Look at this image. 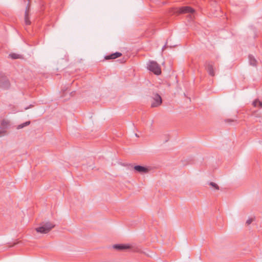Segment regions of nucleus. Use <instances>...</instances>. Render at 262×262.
Instances as JSON below:
<instances>
[{
  "mask_svg": "<svg viewBox=\"0 0 262 262\" xmlns=\"http://www.w3.org/2000/svg\"><path fill=\"white\" fill-rule=\"evenodd\" d=\"M9 125V122L6 120H3L1 123V127L4 129H6Z\"/></svg>",
  "mask_w": 262,
  "mask_h": 262,
  "instance_id": "nucleus-13",
  "label": "nucleus"
},
{
  "mask_svg": "<svg viewBox=\"0 0 262 262\" xmlns=\"http://www.w3.org/2000/svg\"><path fill=\"white\" fill-rule=\"evenodd\" d=\"M209 185L216 190L219 189V186L216 183H215L214 182H210Z\"/></svg>",
  "mask_w": 262,
  "mask_h": 262,
  "instance_id": "nucleus-16",
  "label": "nucleus"
},
{
  "mask_svg": "<svg viewBox=\"0 0 262 262\" xmlns=\"http://www.w3.org/2000/svg\"><path fill=\"white\" fill-rule=\"evenodd\" d=\"M134 170L141 174L147 173L150 170V168L145 166L136 165L134 167Z\"/></svg>",
  "mask_w": 262,
  "mask_h": 262,
  "instance_id": "nucleus-5",
  "label": "nucleus"
},
{
  "mask_svg": "<svg viewBox=\"0 0 262 262\" xmlns=\"http://www.w3.org/2000/svg\"><path fill=\"white\" fill-rule=\"evenodd\" d=\"M166 47V45L165 46H164V47H163V50Z\"/></svg>",
  "mask_w": 262,
  "mask_h": 262,
  "instance_id": "nucleus-19",
  "label": "nucleus"
},
{
  "mask_svg": "<svg viewBox=\"0 0 262 262\" xmlns=\"http://www.w3.org/2000/svg\"><path fill=\"white\" fill-rule=\"evenodd\" d=\"M122 56V53L120 52H116L112 53L110 55H106L104 57L105 60L115 59L117 58L120 57Z\"/></svg>",
  "mask_w": 262,
  "mask_h": 262,
  "instance_id": "nucleus-8",
  "label": "nucleus"
},
{
  "mask_svg": "<svg viewBox=\"0 0 262 262\" xmlns=\"http://www.w3.org/2000/svg\"><path fill=\"white\" fill-rule=\"evenodd\" d=\"M55 225L50 222L42 223L40 226L36 228L35 230L38 233L47 234L49 233L54 227Z\"/></svg>",
  "mask_w": 262,
  "mask_h": 262,
  "instance_id": "nucleus-1",
  "label": "nucleus"
},
{
  "mask_svg": "<svg viewBox=\"0 0 262 262\" xmlns=\"http://www.w3.org/2000/svg\"><path fill=\"white\" fill-rule=\"evenodd\" d=\"M5 132H6L5 130H1V131H0V136L4 135V134L5 133Z\"/></svg>",
  "mask_w": 262,
  "mask_h": 262,
  "instance_id": "nucleus-18",
  "label": "nucleus"
},
{
  "mask_svg": "<svg viewBox=\"0 0 262 262\" xmlns=\"http://www.w3.org/2000/svg\"><path fill=\"white\" fill-rule=\"evenodd\" d=\"M113 247L115 249L119 250H125L129 248V246L122 244L115 245Z\"/></svg>",
  "mask_w": 262,
  "mask_h": 262,
  "instance_id": "nucleus-10",
  "label": "nucleus"
},
{
  "mask_svg": "<svg viewBox=\"0 0 262 262\" xmlns=\"http://www.w3.org/2000/svg\"><path fill=\"white\" fill-rule=\"evenodd\" d=\"M10 86V83L8 78L2 72H0V88L8 89Z\"/></svg>",
  "mask_w": 262,
  "mask_h": 262,
  "instance_id": "nucleus-3",
  "label": "nucleus"
},
{
  "mask_svg": "<svg viewBox=\"0 0 262 262\" xmlns=\"http://www.w3.org/2000/svg\"><path fill=\"white\" fill-rule=\"evenodd\" d=\"M30 124V121H26V122L18 125V126L17 127V128L21 129V128L24 127L25 126H26L29 125Z\"/></svg>",
  "mask_w": 262,
  "mask_h": 262,
  "instance_id": "nucleus-14",
  "label": "nucleus"
},
{
  "mask_svg": "<svg viewBox=\"0 0 262 262\" xmlns=\"http://www.w3.org/2000/svg\"><path fill=\"white\" fill-rule=\"evenodd\" d=\"M253 105L255 107L262 108V102L259 101V99H255L252 103Z\"/></svg>",
  "mask_w": 262,
  "mask_h": 262,
  "instance_id": "nucleus-12",
  "label": "nucleus"
},
{
  "mask_svg": "<svg viewBox=\"0 0 262 262\" xmlns=\"http://www.w3.org/2000/svg\"><path fill=\"white\" fill-rule=\"evenodd\" d=\"M147 69L156 75H160L161 73V69L160 65L156 61H150L147 64Z\"/></svg>",
  "mask_w": 262,
  "mask_h": 262,
  "instance_id": "nucleus-2",
  "label": "nucleus"
},
{
  "mask_svg": "<svg viewBox=\"0 0 262 262\" xmlns=\"http://www.w3.org/2000/svg\"><path fill=\"white\" fill-rule=\"evenodd\" d=\"M249 60L250 65L256 67L257 66V60L251 55H249Z\"/></svg>",
  "mask_w": 262,
  "mask_h": 262,
  "instance_id": "nucleus-11",
  "label": "nucleus"
},
{
  "mask_svg": "<svg viewBox=\"0 0 262 262\" xmlns=\"http://www.w3.org/2000/svg\"><path fill=\"white\" fill-rule=\"evenodd\" d=\"M206 69L210 76H214L215 73L213 69V64L211 62L206 63Z\"/></svg>",
  "mask_w": 262,
  "mask_h": 262,
  "instance_id": "nucleus-7",
  "label": "nucleus"
},
{
  "mask_svg": "<svg viewBox=\"0 0 262 262\" xmlns=\"http://www.w3.org/2000/svg\"><path fill=\"white\" fill-rule=\"evenodd\" d=\"M230 122V121H232L231 120H226V122Z\"/></svg>",
  "mask_w": 262,
  "mask_h": 262,
  "instance_id": "nucleus-20",
  "label": "nucleus"
},
{
  "mask_svg": "<svg viewBox=\"0 0 262 262\" xmlns=\"http://www.w3.org/2000/svg\"><path fill=\"white\" fill-rule=\"evenodd\" d=\"M179 13H190L192 14L194 10L189 6H184L180 8L179 10Z\"/></svg>",
  "mask_w": 262,
  "mask_h": 262,
  "instance_id": "nucleus-6",
  "label": "nucleus"
},
{
  "mask_svg": "<svg viewBox=\"0 0 262 262\" xmlns=\"http://www.w3.org/2000/svg\"><path fill=\"white\" fill-rule=\"evenodd\" d=\"M10 57L14 59H18L20 58V55L15 53H12L9 55Z\"/></svg>",
  "mask_w": 262,
  "mask_h": 262,
  "instance_id": "nucleus-15",
  "label": "nucleus"
},
{
  "mask_svg": "<svg viewBox=\"0 0 262 262\" xmlns=\"http://www.w3.org/2000/svg\"><path fill=\"white\" fill-rule=\"evenodd\" d=\"M253 219L252 218H250L247 220L246 223L247 225H249L253 222Z\"/></svg>",
  "mask_w": 262,
  "mask_h": 262,
  "instance_id": "nucleus-17",
  "label": "nucleus"
},
{
  "mask_svg": "<svg viewBox=\"0 0 262 262\" xmlns=\"http://www.w3.org/2000/svg\"><path fill=\"white\" fill-rule=\"evenodd\" d=\"M152 99V101L151 103V107H158L160 106L162 102V98L158 94H154Z\"/></svg>",
  "mask_w": 262,
  "mask_h": 262,
  "instance_id": "nucleus-4",
  "label": "nucleus"
},
{
  "mask_svg": "<svg viewBox=\"0 0 262 262\" xmlns=\"http://www.w3.org/2000/svg\"><path fill=\"white\" fill-rule=\"evenodd\" d=\"M30 5L28 4V6L26 8L25 14V22L26 25H30L31 24V21L29 20V12Z\"/></svg>",
  "mask_w": 262,
  "mask_h": 262,
  "instance_id": "nucleus-9",
  "label": "nucleus"
}]
</instances>
